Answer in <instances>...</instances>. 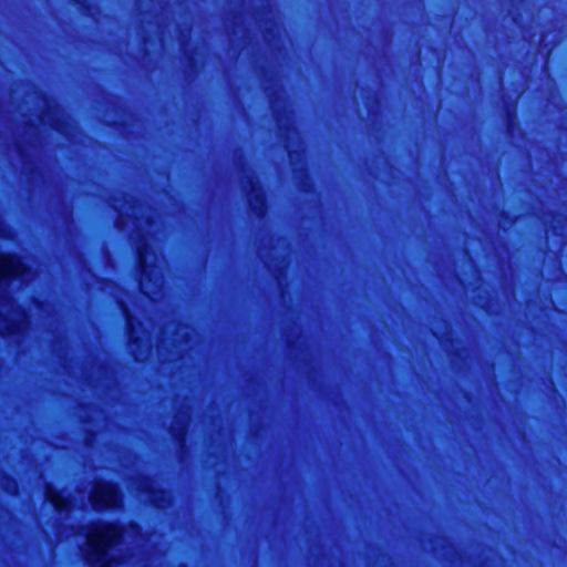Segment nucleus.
<instances>
[{"mask_svg":"<svg viewBox=\"0 0 567 567\" xmlns=\"http://www.w3.org/2000/svg\"><path fill=\"white\" fill-rule=\"evenodd\" d=\"M250 184H251V188H252V190H254V192H256V189H255V185L252 184V182H251V181H250Z\"/></svg>","mask_w":567,"mask_h":567,"instance_id":"9b49d317","label":"nucleus"},{"mask_svg":"<svg viewBox=\"0 0 567 567\" xmlns=\"http://www.w3.org/2000/svg\"><path fill=\"white\" fill-rule=\"evenodd\" d=\"M118 305L125 316V319H126V324H127V328H128V338H130V341L132 344H135L137 343L141 339L138 337L135 336V327H134V320H133V317L131 316L130 311L127 310L126 306L124 305V302L122 300H118Z\"/></svg>","mask_w":567,"mask_h":567,"instance_id":"423d86ee","label":"nucleus"},{"mask_svg":"<svg viewBox=\"0 0 567 567\" xmlns=\"http://www.w3.org/2000/svg\"><path fill=\"white\" fill-rule=\"evenodd\" d=\"M185 432H186V426L183 425L181 429L177 430V432L175 433V436L176 439L182 443L184 441V436H185Z\"/></svg>","mask_w":567,"mask_h":567,"instance_id":"0eeeda50","label":"nucleus"},{"mask_svg":"<svg viewBox=\"0 0 567 567\" xmlns=\"http://www.w3.org/2000/svg\"><path fill=\"white\" fill-rule=\"evenodd\" d=\"M34 279L32 270L20 259L10 256H0V334H18L29 326L27 312L21 309L7 291L14 281L21 285Z\"/></svg>","mask_w":567,"mask_h":567,"instance_id":"f257e3e1","label":"nucleus"},{"mask_svg":"<svg viewBox=\"0 0 567 567\" xmlns=\"http://www.w3.org/2000/svg\"><path fill=\"white\" fill-rule=\"evenodd\" d=\"M6 489L10 493H16L17 492V485L14 483H12L10 486L6 487Z\"/></svg>","mask_w":567,"mask_h":567,"instance_id":"6e6552de","label":"nucleus"},{"mask_svg":"<svg viewBox=\"0 0 567 567\" xmlns=\"http://www.w3.org/2000/svg\"><path fill=\"white\" fill-rule=\"evenodd\" d=\"M85 558L91 567H121L110 551L122 544L123 532L116 525L95 523L84 529Z\"/></svg>","mask_w":567,"mask_h":567,"instance_id":"f03ea898","label":"nucleus"},{"mask_svg":"<svg viewBox=\"0 0 567 567\" xmlns=\"http://www.w3.org/2000/svg\"><path fill=\"white\" fill-rule=\"evenodd\" d=\"M138 266L141 270L140 290L151 299L161 292L163 280L161 275L164 259L151 250L146 243L137 248Z\"/></svg>","mask_w":567,"mask_h":567,"instance_id":"7ed1b4c3","label":"nucleus"},{"mask_svg":"<svg viewBox=\"0 0 567 567\" xmlns=\"http://www.w3.org/2000/svg\"><path fill=\"white\" fill-rule=\"evenodd\" d=\"M90 503L96 511L118 508L122 505V496L115 485L101 482L95 484L90 494Z\"/></svg>","mask_w":567,"mask_h":567,"instance_id":"20e7f679","label":"nucleus"},{"mask_svg":"<svg viewBox=\"0 0 567 567\" xmlns=\"http://www.w3.org/2000/svg\"><path fill=\"white\" fill-rule=\"evenodd\" d=\"M256 199H257V202H259L262 205V198L259 193L256 194Z\"/></svg>","mask_w":567,"mask_h":567,"instance_id":"9d476101","label":"nucleus"},{"mask_svg":"<svg viewBox=\"0 0 567 567\" xmlns=\"http://www.w3.org/2000/svg\"><path fill=\"white\" fill-rule=\"evenodd\" d=\"M45 497L59 512H69L71 509L69 499L55 491L51 485H47L45 487Z\"/></svg>","mask_w":567,"mask_h":567,"instance_id":"39448f33","label":"nucleus"},{"mask_svg":"<svg viewBox=\"0 0 567 567\" xmlns=\"http://www.w3.org/2000/svg\"><path fill=\"white\" fill-rule=\"evenodd\" d=\"M123 224H124L123 215H122V214H120L118 219H117V225H118V227H122V226H123Z\"/></svg>","mask_w":567,"mask_h":567,"instance_id":"1a4fd4ad","label":"nucleus"}]
</instances>
